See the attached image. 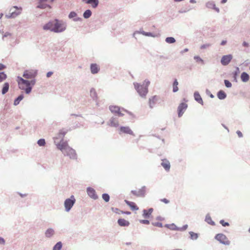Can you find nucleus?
Listing matches in <instances>:
<instances>
[{
	"label": "nucleus",
	"mask_w": 250,
	"mask_h": 250,
	"mask_svg": "<svg viewBox=\"0 0 250 250\" xmlns=\"http://www.w3.org/2000/svg\"><path fill=\"white\" fill-rule=\"evenodd\" d=\"M87 192L88 195L91 198L96 199L98 198L97 195L96 194L95 190L91 188H88L87 189Z\"/></svg>",
	"instance_id": "obj_13"
},
{
	"label": "nucleus",
	"mask_w": 250,
	"mask_h": 250,
	"mask_svg": "<svg viewBox=\"0 0 250 250\" xmlns=\"http://www.w3.org/2000/svg\"><path fill=\"white\" fill-rule=\"evenodd\" d=\"M153 211V209L152 208H150L148 210L144 209L143 210V216L145 218H148L152 213Z\"/></svg>",
	"instance_id": "obj_23"
},
{
	"label": "nucleus",
	"mask_w": 250,
	"mask_h": 250,
	"mask_svg": "<svg viewBox=\"0 0 250 250\" xmlns=\"http://www.w3.org/2000/svg\"><path fill=\"white\" fill-rule=\"evenodd\" d=\"M69 146H68L66 142H61L58 145L57 147L58 149L62 151L66 150Z\"/></svg>",
	"instance_id": "obj_14"
},
{
	"label": "nucleus",
	"mask_w": 250,
	"mask_h": 250,
	"mask_svg": "<svg viewBox=\"0 0 250 250\" xmlns=\"http://www.w3.org/2000/svg\"><path fill=\"white\" fill-rule=\"evenodd\" d=\"M90 95L93 98L97 97V93L94 89H91V90H90Z\"/></svg>",
	"instance_id": "obj_40"
},
{
	"label": "nucleus",
	"mask_w": 250,
	"mask_h": 250,
	"mask_svg": "<svg viewBox=\"0 0 250 250\" xmlns=\"http://www.w3.org/2000/svg\"><path fill=\"white\" fill-rule=\"evenodd\" d=\"M110 111L113 113L117 114L119 116H123L124 114L122 112L120 107L116 105H111L109 106Z\"/></svg>",
	"instance_id": "obj_8"
},
{
	"label": "nucleus",
	"mask_w": 250,
	"mask_h": 250,
	"mask_svg": "<svg viewBox=\"0 0 250 250\" xmlns=\"http://www.w3.org/2000/svg\"><path fill=\"white\" fill-rule=\"evenodd\" d=\"M243 45L245 47H248V46H249V44L247 42H243Z\"/></svg>",
	"instance_id": "obj_55"
},
{
	"label": "nucleus",
	"mask_w": 250,
	"mask_h": 250,
	"mask_svg": "<svg viewBox=\"0 0 250 250\" xmlns=\"http://www.w3.org/2000/svg\"><path fill=\"white\" fill-rule=\"evenodd\" d=\"M217 96L219 99L222 100L226 97V94L223 91H220L217 94Z\"/></svg>",
	"instance_id": "obj_28"
},
{
	"label": "nucleus",
	"mask_w": 250,
	"mask_h": 250,
	"mask_svg": "<svg viewBox=\"0 0 250 250\" xmlns=\"http://www.w3.org/2000/svg\"><path fill=\"white\" fill-rule=\"evenodd\" d=\"M249 75L246 72H243L241 75V79L244 82H247L249 80Z\"/></svg>",
	"instance_id": "obj_25"
},
{
	"label": "nucleus",
	"mask_w": 250,
	"mask_h": 250,
	"mask_svg": "<svg viewBox=\"0 0 250 250\" xmlns=\"http://www.w3.org/2000/svg\"><path fill=\"white\" fill-rule=\"evenodd\" d=\"M45 30H49L54 32H61L65 29L64 24L57 20L49 21L43 26Z\"/></svg>",
	"instance_id": "obj_1"
},
{
	"label": "nucleus",
	"mask_w": 250,
	"mask_h": 250,
	"mask_svg": "<svg viewBox=\"0 0 250 250\" xmlns=\"http://www.w3.org/2000/svg\"><path fill=\"white\" fill-rule=\"evenodd\" d=\"M5 66L3 64L0 63V70H1L5 68Z\"/></svg>",
	"instance_id": "obj_52"
},
{
	"label": "nucleus",
	"mask_w": 250,
	"mask_h": 250,
	"mask_svg": "<svg viewBox=\"0 0 250 250\" xmlns=\"http://www.w3.org/2000/svg\"><path fill=\"white\" fill-rule=\"evenodd\" d=\"M77 16V14L75 12H71L70 13L69 15V18H72L76 17Z\"/></svg>",
	"instance_id": "obj_44"
},
{
	"label": "nucleus",
	"mask_w": 250,
	"mask_h": 250,
	"mask_svg": "<svg viewBox=\"0 0 250 250\" xmlns=\"http://www.w3.org/2000/svg\"><path fill=\"white\" fill-rule=\"evenodd\" d=\"M178 82L177 80L176 79L174 81L173 84V91L174 92H176L178 90Z\"/></svg>",
	"instance_id": "obj_31"
},
{
	"label": "nucleus",
	"mask_w": 250,
	"mask_h": 250,
	"mask_svg": "<svg viewBox=\"0 0 250 250\" xmlns=\"http://www.w3.org/2000/svg\"><path fill=\"white\" fill-rule=\"evenodd\" d=\"M102 198L106 202H108L109 200V196L106 193L103 194L102 195Z\"/></svg>",
	"instance_id": "obj_37"
},
{
	"label": "nucleus",
	"mask_w": 250,
	"mask_h": 250,
	"mask_svg": "<svg viewBox=\"0 0 250 250\" xmlns=\"http://www.w3.org/2000/svg\"><path fill=\"white\" fill-rule=\"evenodd\" d=\"M161 165L167 171H168L169 170L170 167V165L169 162L167 160H162Z\"/></svg>",
	"instance_id": "obj_18"
},
{
	"label": "nucleus",
	"mask_w": 250,
	"mask_h": 250,
	"mask_svg": "<svg viewBox=\"0 0 250 250\" xmlns=\"http://www.w3.org/2000/svg\"><path fill=\"white\" fill-rule=\"evenodd\" d=\"M190 2H194V0H190Z\"/></svg>",
	"instance_id": "obj_62"
},
{
	"label": "nucleus",
	"mask_w": 250,
	"mask_h": 250,
	"mask_svg": "<svg viewBox=\"0 0 250 250\" xmlns=\"http://www.w3.org/2000/svg\"><path fill=\"white\" fill-rule=\"evenodd\" d=\"M54 230L52 229H49L45 232V236L47 237H50L54 234Z\"/></svg>",
	"instance_id": "obj_27"
},
{
	"label": "nucleus",
	"mask_w": 250,
	"mask_h": 250,
	"mask_svg": "<svg viewBox=\"0 0 250 250\" xmlns=\"http://www.w3.org/2000/svg\"><path fill=\"white\" fill-rule=\"evenodd\" d=\"M237 134L239 137H242L243 136V134L240 131H237Z\"/></svg>",
	"instance_id": "obj_51"
},
{
	"label": "nucleus",
	"mask_w": 250,
	"mask_h": 250,
	"mask_svg": "<svg viewBox=\"0 0 250 250\" xmlns=\"http://www.w3.org/2000/svg\"><path fill=\"white\" fill-rule=\"evenodd\" d=\"M158 100V98L157 96H154L150 98L149 100V104L150 108H152L156 104Z\"/></svg>",
	"instance_id": "obj_16"
},
{
	"label": "nucleus",
	"mask_w": 250,
	"mask_h": 250,
	"mask_svg": "<svg viewBox=\"0 0 250 250\" xmlns=\"http://www.w3.org/2000/svg\"><path fill=\"white\" fill-rule=\"evenodd\" d=\"M47 6V5H44L43 4H41L38 7H40V8H45Z\"/></svg>",
	"instance_id": "obj_50"
},
{
	"label": "nucleus",
	"mask_w": 250,
	"mask_h": 250,
	"mask_svg": "<svg viewBox=\"0 0 250 250\" xmlns=\"http://www.w3.org/2000/svg\"><path fill=\"white\" fill-rule=\"evenodd\" d=\"M194 97L195 100L197 102H198L199 103H200L202 104H203V101L199 93L195 92L194 94Z\"/></svg>",
	"instance_id": "obj_24"
},
{
	"label": "nucleus",
	"mask_w": 250,
	"mask_h": 250,
	"mask_svg": "<svg viewBox=\"0 0 250 250\" xmlns=\"http://www.w3.org/2000/svg\"><path fill=\"white\" fill-rule=\"evenodd\" d=\"M194 59H195L197 62H203V60H202L201 58H200V57H199V56H195V57H194Z\"/></svg>",
	"instance_id": "obj_47"
},
{
	"label": "nucleus",
	"mask_w": 250,
	"mask_h": 250,
	"mask_svg": "<svg viewBox=\"0 0 250 250\" xmlns=\"http://www.w3.org/2000/svg\"><path fill=\"white\" fill-rule=\"evenodd\" d=\"M22 8L18 7L17 6H13L9 10V15L6 16L8 18H15L21 13Z\"/></svg>",
	"instance_id": "obj_4"
},
{
	"label": "nucleus",
	"mask_w": 250,
	"mask_h": 250,
	"mask_svg": "<svg viewBox=\"0 0 250 250\" xmlns=\"http://www.w3.org/2000/svg\"><path fill=\"white\" fill-rule=\"evenodd\" d=\"M4 243H5L4 240L2 238L0 237V243L3 244H4Z\"/></svg>",
	"instance_id": "obj_54"
},
{
	"label": "nucleus",
	"mask_w": 250,
	"mask_h": 250,
	"mask_svg": "<svg viewBox=\"0 0 250 250\" xmlns=\"http://www.w3.org/2000/svg\"><path fill=\"white\" fill-rule=\"evenodd\" d=\"M37 73V71L35 70H27L24 72L23 77L28 79H33L36 76Z\"/></svg>",
	"instance_id": "obj_6"
},
{
	"label": "nucleus",
	"mask_w": 250,
	"mask_h": 250,
	"mask_svg": "<svg viewBox=\"0 0 250 250\" xmlns=\"http://www.w3.org/2000/svg\"><path fill=\"white\" fill-rule=\"evenodd\" d=\"M62 247V244L61 242H58L53 247V250H60Z\"/></svg>",
	"instance_id": "obj_34"
},
{
	"label": "nucleus",
	"mask_w": 250,
	"mask_h": 250,
	"mask_svg": "<svg viewBox=\"0 0 250 250\" xmlns=\"http://www.w3.org/2000/svg\"><path fill=\"white\" fill-rule=\"evenodd\" d=\"M2 15L3 14H0V19L1 18V17H2Z\"/></svg>",
	"instance_id": "obj_60"
},
{
	"label": "nucleus",
	"mask_w": 250,
	"mask_h": 250,
	"mask_svg": "<svg viewBox=\"0 0 250 250\" xmlns=\"http://www.w3.org/2000/svg\"><path fill=\"white\" fill-rule=\"evenodd\" d=\"M17 82L19 87L20 89L25 90L27 94L29 93L31 91V85H34L35 81L31 80L30 81L25 80L21 77H18Z\"/></svg>",
	"instance_id": "obj_2"
},
{
	"label": "nucleus",
	"mask_w": 250,
	"mask_h": 250,
	"mask_svg": "<svg viewBox=\"0 0 250 250\" xmlns=\"http://www.w3.org/2000/svg\"><path fill=\"white\" fill-rule=\"evenodd\" d=\"M166 42L168 43H172L175 42V40L173 37H167L166 39Z\"/></svg>",
	"instance_id": "obj_36"
},
{
	"label": "nucleus",
	"mask_w": 250,
	"mask_h": 250,
	"mask_svg": "<svg viewBox=\"0 0 250 250\" xmlns=\"http://www.w3.org/2000/svg\"><path fill=\"white\" fill-rule=\"evenodd\" d=\"M161 201L164 202L165 204H168L169 202V201L166 198L161 199Z\"/></svg>",
	"instance_id": "obj_48"
},
{
	"label": "nucleus",
	"mask_w": 250,
	"mask_h": 250,
	"mask_svg": "<svg viewBox=\"0 0 250 250\" xmlns=\"http://www.w3.org/2000/svg\"><path fill=\"white\" fill-rule=\"evenodd\" d=\"M8 35H10V34H5L4 35V36H5V37H6V36H7Z\"/></svg>",
	"instance_id": "obj_61"
},
{
	"label": "nucleus",
	"mask_w": 250,
	"mask_h": 250,
	"mask_svg": "<svg viewBox=\"0 0 250 250\" xmlns=\"http://www.w3.org/2000/svg\"><path fill=\"white\" fill-rule=\"evenodd\" d=\"M215 239L217 240L218 241H219L220 243L228 245L229 244V241L226 237V236L223 234L219 233L217 234L215 236Z\"/></svg>",
	"instance_id": "obj_7"
},
{
	"label": "nucleus",
	"mask_w": 250,
	"mask_h": 250,
	"mask_svg": "<svg viewBox=\"0 0 250 250\" xmlns=\"http://www.w3.org/2000/svg\"><path fill=\"white\" fill-rule=\"evenodd\" d=\"M91 72L92 74H96L100 70V67L96 63H92L90 66Z\"/></svg>",
	"instance_id": "obj_19"
},
{
	"label": "nucleus",
	"mask_w": 250,
	"mask_h": 250,
	"mask_svg": "<svg viewBox=\"0 0 250 250\" xmlns=\"http://www.w3.org/2000/svg\"><path fill=\"white\" fill-rule=\"evenodd\" d=\"M67 155H69L70 158H74L75 157L76 153L75 151L72 148L68 147L67 150H66Z\"/></svg>",
	"instance_id": "obj_22"
},
{
	"label": "nucleus",
	"mask_w": 250,
	"mask_h": 250,
	"mask_svg": "<svg viewBox=\"0 0 250 250\" xmlns=\"http://www.w3.org/2000/svg\"><path fill=\"white\" fill-rule=\"evenodd\" d=\"M220 223L224 227L229 226V224L228 222H226L224 220H221L220 221Z\"/></svg>",
	"instance_id": "obj_41"
},
{
	"label": "nucleus",
	"mask_w": 250,
	"mask_h": 250,
	"mask_svg": "<svg viewBox=\"0 0 250 250\" xmlns=\"http://www.w3.org/2000/svg\"><path fill=\"white\" fill-rule=\"evenodd\" d=\"M152 224H153V226H156V227H159V228L163 227V225L160 222L153 223Z\"/></svg>",
	"instance_id": "obj_43"
},
{
	"label": "nucleus",
	"mask_w": 250,
	"mask_h": 250,
	"mask_svg": "<svg viewBox=\"0 0 250 250\" xmlns=\"http://www.w3.org/2000/svg\"><path fill=\"white\" fill-rule=\"evenodd\" d=\"M125 203L132 210H137L139 208L136 206L134 202L125 200Z\"/></svg>",
	"instance_id": "obj_15"
},
{
	"label": "nucleus",
	"mask_w": 250,
	"mask_h": 250,
	"mask_svg": "<svg viewBox=\"0 0 250 250\" xmlns=\"http://www.w3.org/2000/svg\"><path fill=\"white\" fill-rule=\"evenodd\" d=\"M38 144L40 146H44L45 144V140L43 139H41L38 140Z\"/></svg>",
	"instance_id": "obj_38"
},
{
	"label": "nucleus",
	"mask_w": 250,
	"mask_h": 250,
	"mask_svg": "<svg viewBox=\"0 0 250 250\" xmlns=\"http://www.w3.org/2000/svg\"><path fill=\"white\" fill-rule=\"evenodd\" d=\"M122 110L124 111H125V112H127L125 110H124L123 109Z\"/></svg>",
	"instance_id": "obj_64"
},
{
	"label": "nucleus",
	"mask_w": 250,
	"mask_h": 250,
	"mask_svg": "<svg viewBox=\"0 0 250 250\" xmlns=\"http://www.w3.org/2000/svg\"><path fill=\"white\" fill-rule=\"evenodd\" d=\"M9 84L8 83H5L4 84H3V87H2V94H5V93H6L8 90H9Z\"/></svg>",
	"instance_id": "obj_26"
},
{
	"label": "nucleus",
	"mask_w": 250,
	"mask_h": 250,
	"mask_svg": "<svg viewBox=\"0 0 250 250\" xmlns=\"http://www.w3.org/2000/svg\"><path fill=\"white\" fill-rule=\"evenodd\" d=\"M131 193L137 197H143L146 193V188L142 187L138 190H132Z\"/></svg>",
	"instance_id": "obj_9"
},
{
	"label": "nucleus",
	"mask_w": 250,
	"mask_h": 250,
	"mask_svg": "<svg viewBox=\"0 0 250 250\" xmlns=\"http://www.w3.org/2000/svg\"><path fill=\"white\" fill-rule=\"evenodd\" d=\"M111 209H112V210L113 212H115V213H116L120 214V213H121V210H119L118 208H112Z\"/></svg>",
	"instance_id": "obj_45"
},
{
	"label": "nucleus",
	"mask_w": 250,
	"mask_h": 250,
	"mask_svg": "<svg viewBox=\"0 0 250 250\" xmlns=\"http://www.w3.org/2000/svg\"><path fill=\"white\" fill-rule=\"evenodd\" d=\"M7 78V75L4 72H0V83Z\"/></svg>",
	"instance_id": "obj_35"
},
{
	"label": "nucleus",
	"mask_w": 250,
	"mask_h": 250,
	"mask_svg": "<svg viewBox=\"0 0 250 250\" xmlns=\"http://www.w3.org/2000/svg\"><path fill=\"white\" fill-rule=\"evenodd\" d=\"M206 221L211 225H215L214 222L212 220L211 217L209 215H207L206 217Z\"/></svg>",
	"instance_id": "obj_29"
},
{
	"label": "nucleus",
	"mask_w": 250,
	"mask_h": 250,
	"mask_svg": "<svg viewBox=\"0 0 250 250\" xmlns=\"http://www.w3.org/2000/svg\"><path fill=\"white\" fill-rule=\"evenodd\" d=\"M85 1L87 4H90L91 5V6L95 8L97 7L99 4L98 0H83Z\"/></svg>",
	"instance_id": "obj_17"
},
{
	"label": "nucleus",
	"mask_w": 250,
	"mask_h": 250,
	"mask_svg": "<svg viewBox=\"0 0 250 250\" xmlns=\"http://www.w3.org/2000/svg\"><path fill=\"white\" fill-rule=\"evenodd\" d=\"M227 0H222L221 3H225L227 2Z\"/></svg>",
	"instance_id": "obj_59"
},
{
	"label": "nucleus",
	"mask_w": 250,
	"mask_h": 250,
	"mask_svg": "<svg viewBox=\"0 0 250 250\" xmlns=\"http://www.w3.org/2000/svg\"><path fill=\"white\" fill-rule=\"evenodd\" d=\"M118 223L121 227H127L130 224L129 221L122 218L118 219Z\"/></svg>",
	"instance_id": "obj_20"
},
{
	"label": "nucleus",
	"mask_w": 250,
	"mask_h": 250,
	"mask_svg": "<svg viewBox=\"0 0 250 250\" xmlns=\"http://www.w3.org/2000/svg\"><path fill=\"white\" fill-rule=\"evenodd\" d=\"M91 14L92 13L90 10H86L83 13V17L87 19L91 16Z\"/></svg>",
	"instance_id": "obj_33"
},
{
	"label": "nucleus",
	"mask_w": 250,
	"mask_h": 250,
	"mask_svg": "<svg viewBox=\"0 0 250 250\" xmlns=\"http://www.w3.org/2000/svg\"><path fill=\"white\" fill-rule=\"evenodd\" d=\"M249 232H250V228L249 229Z\"/></svg>",
	"instance_id": "obj_63"
},
{
	"label": "nucleus",
	"mask_w": 250,
	"mask_h": 250,
	"mask_svg": "<svg viewBox=\"0 0 250 250\" xmlns=\"http://www.w3.org/2000/svg\"><path fill=\"white\" fill-rule=\"evenodd\" d=\"M188 107V105L186 103H181L178 107V116L181 117L184 114L185 111Z\"/></svg>",
	"instance_id": "obj_11"
},
{
	"label": "nucleus",
	"mask_w": 250,
	"mask_h": 250,
	"mask_svg": "<svg viewBox=\"0 0 250 250\" xmlns=\"http://www.w3.org/2000/svg\"><path fill=\"white\" fill-rule=\"evenodd\" d=\"M210 45V44H204V45H202L201 46V49H205L207 47H209V46Z\"/></svg>",
	"instance_id": "obj_49"
},
{
	"label": "nucleus",
	"mask_w": 250,
	"mask_h": 250,
	"mask_svg": "<svg viewBox=\"0 0 250 250\" xmlns=\"http://www.w3.org/2000/svg\"><path fill=\"white\" fill-rule=\"evenodd\" d=\"M224 83L226 86L227 87H230L232 85L231 83L229 82L228 80H225Z\"/></svg>",
	"instance_id": "obj_42"
},
{
	"label": "nucleus",
	"mask_w": 250,
	"mask_h": 250,
	"mask_svg": "<svg viewBox=\"0 0 250 250\" xmlns=\"http://www.w3.org/2000/svg\"><path fill=\"white\" fill-rule=\"evenodd\" d=\"M232 59V56L230 54L224 55L221 60V64L223 65H228Z\"/></svg>",
	"instance_id": "obj_10"
},
{
	"label": "nucleus",
	"mask_w": 250,
	"mask_h": 250,
	"mask_svg": "<svg viewBox=\"0 0 250 250\" xmlns=\"http://www.w3.org/2000/svg\"><path fill=\"white\" fill-rule=\"evenodd\" d=\"M166 227L167 228L171 229H173V230L177 229L176 226L174 224H172L170 225H166Z\"/></svg>",
	"instance_id": "obj_39"
},
{
	"label": "nucleus",
	"mask_w": 250,
	"mask_h": 250,
	"mask_svg": "<svg viewBox=\"0 0 250 250\" xmlns=\"http://www.w3.org/2000/svg\"><path fill=\"white\" fill-rule=\"evenodd\" d=\"M23 98V96L22 95H20L14 101V105H18L21 101Z\"/></svg>",
	"instance_id": "obj_32"
},
{
	"label": "nucleus",
	"mask_w": 250,
	"mask_h": 250,
	"mask_svg": "<svg viewBox=\"0 0 250 250\" xmlns=\"http://www.w3.org/2000/svg\"><path fill=\"white\" fill-rule=\"evenodd\" d=\"M119 125L118 121L114 118H112L109 121V125L111 127H117Z\"/></svg>",
	"instance_id": "obj_21"
},
{
	"label": "nucleus",
	"mask_w": 250,
	"mask_h": 250,
	"mask_svg": "<svg viewBox=\"0 0 250 250\" xmlns=\"http://www.w3.org/2000/svg\"><path fill=\"white\" fill-rule=\"evenodd\" d=\"M42 2H43L44 1H50L52 2L54 0H41Z\"/></svg>",
	"instance_id": "obj_57"
},
{
	"label": "nucleus",
	"mask_w": 250,
	"mask_h": 250,
	"mask_svg": "<svg viewBox=\"0 0 250 250\" xmlns=\"http://www.w3.org/2000/svg\"><path fill=\"white\" fill-rule=\"evenodd\" d=\"M140 222L142 224L148 225L149 224V221L147 220H140Z\"/></svg>",
	"instance_id": "obj_46"
},
{
	"label": "nucleus",
	"mask_w": 250,
	"mask_h": 250,
	"mask_svg": "<svg viewBox=\"0 0 250 250\" xmlns=\"http://www.w3.org/2000/svg\"><path fill=\"white\" fill-rule=\"evenodd\" d=\"M75 199L73 195H72L70 199H67L64 201V207L65 210L68 211L75 203Z\"/></svg>",
	"instance_id": "obj_5"
},
{
	"label": "nucleus",
	"mask_w": 250,
	"mask_h": 250,
	"mask_svg": "<svg viewBox=\"0 0 250 250\" xmlns=\"http://www.w3.org/2000/svg\"><path fill=\"white\" fill-rule=\"evenodd\" d=\"M52 74L53 73L52 72H48L46 74L47 77H50L52 75Z\"/></svg>",
	"instance_id": "obj_53"
},
{
	"label": "nucleus",
	"mask_w": 250,
	"mask_h": 250,
	"mask_svg": "<svg viewBox=\"0 0 250 250\" xmlns=\"http://www.w3.org/2000/svg\"><path fill=\"white\" fill-rule=\"evenodd\" d=\"M226 42H227V41H223L221 42V44L222 45H224L226 44Z\"/></svg>",
	"instance_id": "obj_58"
},
{
	"label": "nucleus",
	"mask_w": 250,
	"mask_h": 250,
	"mask_svg": "<svg viewBox=\"0 0 250 250\" xmlns=\"http://www.w3.org/2000/svg\"><path fill=\"white\" fill-rule=\"evenodd\" d=\"M150 82L147 80L144 81L143 85H141L138 83H134L135 89L142 97H146L148 93V86Z\"/></svg>",
	"instance_id": "obj_3"
},
{
	"label": "nucleus",
	"mask_w": 250,
	"mask_h": 250,
	"mask_svg": "<svg viewBox=\"0 0 250 250\" xmlns=\"http://www.w3.org/2000/svg\"><path fill=\"white\" fill-rule=\"evenodd\" d=\"M120 132L134 136L133 132L128 126H121L120 128Z\"/></svg>",
	"instance_id": "obj_12"
},
{
	"label": "nucleus",
	"mask_w": 250,
	"mask_h": 250,
	"mask_svg": "<svg viewBox=\"0 0 250 250\" xmlns=\"http://www.w3.org/2000/svg\"><path fill=\"white\" fill-rule=\"evenodd\" d=\"M121 213H123V214H130V212L129 211H121Z\"/></svg>",
	"instance_id": "obj_56"
},
{
	"label": "nucleus",
	"mask_w": 250,
	"mask_h": 250,
	"mask_svg": "<svg viewBox=\"0 0 250 250\" xmlns=\"http://www.w3.org/2000/svg\"><path fill=\"white\" fill-rule=\"evenodd\" d=\"M208 6L209 8H213L214 9L216 12H219V9L216 7L215 4L213 3L210 2L208 3Z\"/></svg>",
	"instance_id": "obj_30"
}]
</instances>
